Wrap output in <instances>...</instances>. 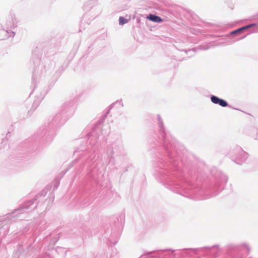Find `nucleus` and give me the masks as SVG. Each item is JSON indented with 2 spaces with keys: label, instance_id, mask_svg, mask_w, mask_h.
Here are the masks:
<instances>
[{
  "label": "nucleus",
  "instance_id": "f03ea898",
  "mask_svg": "<svg viewBox=\"0 0 258 258\" xmlns=\"http://www.w3.org/2000/svg\"><path fill=\"white\" fill-rule=\"evenodd\" d=\"M147 19L150 21L157 23L161 22L163 21V20L160 17L152 14L149 15L147 17Z\"/></svg>",
  "mask_w": 258,
  "mask_h": 258
},
{
  "label": "nucleus",
  "instance_id": "20e7f679",
  "mask_svg": "<svg viewBox=\"0 0 258 258\" xmlns=\"http://www.w3.org/2000/svg\"><path fill=\"white\" fill-rule=\"evenodd\" d=\"M128 21L127 19L124 18L122 17H120L119 19V23L120 25H123L127 23Z\"/></svg>",
  "mask_w": 258,
  "mask_h": 258
},
{
  "label": "nucleus",
  "instance_id": "7ed1b4c3",
  "mask_svg": "<svg viewBox=\"0 0 258 258\" xmlns=\"http://www.w3.org/2000/svg\"><path fill=\"white\" fill-rule=\"evenodd\" d=\"M254 26H256L255 24H252L246 26L245 27L240 28H239V29H237L236 30H235V31H233L231 32V34L233 35V34L239 33L240 32H241L242 31H243V30H244L245 29H247V28H250V27Z\"/></svg>",
  "mask_w": 258,
  "mask_h": 258
},
{
  "label": "nucleus",
  "instance_id": "f257e3e1",
  "mask_svg": "<svg viewBox=\"0 0 258 258\" xmlns=\"http://www.w3.org/2000/svg\"><path fill=\"white\" fill-rule=\"evenodd\" d=\"M211 100L213 103L219 104L222 107H226L228 105L226 101L223 99H220L215 96H211Z\"/></svg>",
  "mask_w": 258,
  "mask_h": 258
}]
</instances>
